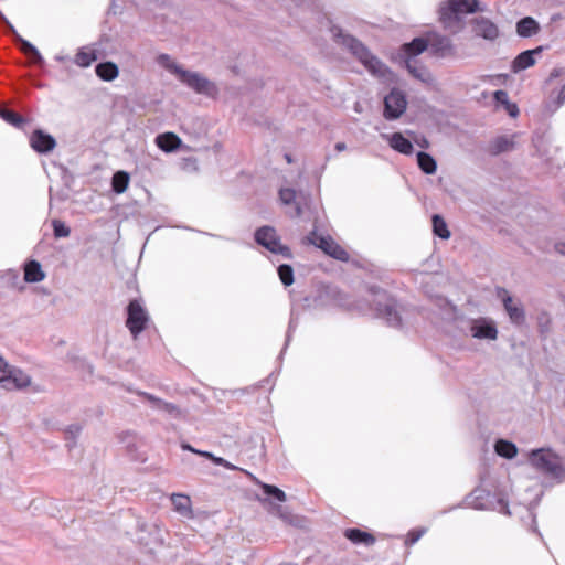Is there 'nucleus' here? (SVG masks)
<instances>
[{
  "mask_svg": "<svg viewBox=\"0 0 565 565\" xmlns=\"http://www.w3.org/2000/svg\"><path fill=\"white\" fill-rule=\"evenodd\" d=\"M335 38L340 44L347 47L363 64L371 75L384 83L394 82L393 72L372 54L363 43L352 35L343 33L341 30L335 33Z\"/></svg>",
  "mask_w": 565,
  "mask_h": 565,
  "instance_id": "obj_1",
  "label": "nucleus"
},
{
  "mask_svg": "<svg viewBox=\"0 0 565 565\" xmlns=\"http://www.w3.org/2000/svg\"><path fill=\"white\" fill-rule=\"evenodd\" d=\"M484 11L478 0H448L439 8V20L443 26L456 34L465 28V15Z\"/></svg>",
  "mask_w": 565,
  "mask_h": 565,
  "instance_id": "obj_2",
  "label": "nucleus"
},
{
  "mask_svg": "<svg viewBox=\"0 0 565 565\" xmlns=\"http://www.w3.org/2000/svg\"><path fill=\"white\" fill-rule=\"evenodd\" d=\"M529 460L533 468L551 478L559 479L565 473L561 458L548 449L532 450Z\"/></svg>",
  "mask_w": 565,
  "mask_h": 565,
  "instance_id": "obj_3",
  "label": "nucleus"
},
{
  "mask_svg": "<svg viewBox=\"0 0 565 565\" xmlns=\"http://www.w3.org/2000/svg\"><path fill=\"white\" fill-rule=\"evenodd\" d=\"M466 504L475 510H497L508 515L511 514L504 498L491 494L483 488L475 489L467 498Z\"/></svg>",
  "mask_w": 565,
  "mask_h": 565,
  "instance_id": "obj_4",
  "label": "nucleus"
},
{
  "mask_svg": "<svg viewBox=\"0 0 565 565\" xmlns=\"http://www.w3.org/2000/svg\"><path fill=\"white\" fill-rule=\"evenodd\" d=\"M375 311L376 316L393 328L402 326V315L399 306L396 301L390 298L386 292L377 291L374 294Z\"/></svg>",
  "mask_w": 565,
  "mask_h": 565,
  "instance_id": "obj_5",
  "label": "nucleus"
},
{
  "mask_svg": "<svg viewBox=\"0 0 565 565\" xmlns=\"http://www.w3.org/2000/svg\"><path fill=\"white\" fill-rule=\"evenodd\" d=\"M31 383V377L22 370L10 366L0 355V386L6 390H20Z\"/></svg>",
  "mask_w": 565,
  "mask_h": 565,
  "instance_id": "obj_6",
  "label": "nucleus"
},
{
  "mask_svg": "<svg viewBox=\"0 0 565 565\" xmlns=\"http://www.w3.org/2000/svg\"><path fill=\"white\" fill-rule=\"evenodd\" d=\"M255 241L273 254L281 255L285 258H291V252L288 246L282 245L277 232L271 226H263L255 233Z\"/></svg>",
  "mask_w": 565,
  "mask_h": 565,
  "instance_id": "obj_7",
  "label": "nucleus"
},
{
  "mask_svg": "<svg viewBox=\"0 0 565 565\" xmlns=\"http://www.w3.org/2000/svg\"><path fill=\"white\" fill-rule=\"evenodd\" d=\"M179 79L198 94L213 97L218 93L216 85L198 72L184 70Z\"/></svg>",
  "mask_w": 565,
  "mask_h": 565,
  "instance_id": "obj_8",
  "label": "nucleus"
},
{
  "mask_svg": "<svg viewBox=\"0 0 565 565\" xmlns=\"http://www.w3.org/2000/svg\"><path fill=\"white\" fill-rule=\"evenodd\" d=\"M127 321L126 326L129 329L132 337L136 339L146 328L149 321L147 310L142 307L140 301L132 300L127 308Z\"/></svg>",
  "mask_w": 565,
  "mask_h": 565,
  "instance_id": "obj_9",
  "label": "nucleus"
},
{
  "mask_svg": "<svg viewBox=\"0 0 565 565\" xmlns=\"http://www.w3.org/2000/svg\"><path fill=\"white\" fill-rule=\"evenodd\" d=\"M310 244L322 249L327 255L342 262L349 260V254L331 236L318 235L315 231L307 237Z\"/></svg>",
  "mask_w": 565,
  "mask_h": 565,
  "instance_id": "obj_10",
  "label": "nucleus"
},
{
  "mask_svg": "<svg viewBox=\"0 0 565 565\" xmlns=\"http://www.w3.org/2000/svg\"><path fill=\"white\" fill-rule=\"evenodd\" d=\"M407 99L406 95L394 88L391 90L388 95L384 98V117L388 120H394L399 118L406 110Z\"/></svg>",
  "mask_w": 565,
  "mask_h": 565,
  "instance_id": "obj_11",
  "label": "nucleus"
},
{
  "mask_svg": "<svg viewBox=\"0 0 565 565\" xmlns=\"http://www.w3.org/2000/svg\"><path fill=\"white\" fill-rule=\"evenodd\" d=\"M498 297L502 300L510 321L516 326L523 324L525 322V311L521 301L513 299L505 289H499Z\"/></svg>",
  "mask_w": 565,
  "mask_h": 565,
  "instance_id": "obj_12",
  "label": "nucleus"
},
{
  "mask_svg": "<svg viewBox=\"0 0 565 565\" xmlns=\"http://www.w3.org/2000/svg\"><path fill=\"white\" fill-rule=\"evenodd\" d=\"M469 330L473 338L480 340H497L499 333L494 321L489 318L471 320Z\"/></svg>",
  "mask_w": 565,
  "mask_h": 565,
  "instance_id": "obj_13",
  "label": "nucleus"
},
{
  "mask_svg": "<svg viewBox=\"0 0 565 565\" xmlns=\"http://www.w3.org/2000/svg\"><path fill=\"white\" fill-rule=\"evenodd\" d=\"M471 24L472 32L478 38H482L487 41L492 42L495 41L500 35L498 25L486 17L475 18L471 21Z\"/></svg>",
  "mask_w": 565,
  "mask_h": 565,
  "instance_id": "obj_14",
  "label": "nucleus"
},
{
  "mask_svg": "<svg viewBox=\"0 0 565 565\" xmlns=\"http://www.w3.org/2000/svg\"><path fill=\"white\" fill-rule=\"evenodd\" d=\"M428 47L430 52L438 57H449L456 53L452 41L441 34H433L428 39Z\"/></svg>",
  "mask_w": 565,
  "mask_h": 565,
  "instance_id": "obj_15",
  "label": "nucleus"
},
{
  "mask_svg": "<svg viewBox=\"0 0 565 565\" xmlns=\"http://www.w3.org/2000/svg\"><path fill=\"white\" fill-rule=\"evenodd\" d=\"M519 134L498 136L489 142L488 151L492 156L509 152L515 148Z\"/></svg>",
  "mask_w": 565,
  "mask_h": 565,
  "instance_id": "obj_16",
  "label": "nucleus"
},
{
  "mask_svg": "<svg viewBox=\"0 0 565 565\" xmlns=\"http://www.w3.org/2000/svg\"><path fill=\"white\" fill-rule=\"evenodd\" d=\"M0 19L7 24L9 30L14 34L17 41L20 42L21 51L24 54L30 55L33 58L34 63L43 64L44 60H43L41 53L39 52V50L32 43L24 40L23 38H21V35L18 34L14 26L9 22V20L6 18V15L1 11H0Z\"/></svg>",
  "mask_w": 565,
  "mask_h": 565,
  "instance_id": "obj_17",
  "label": "nucleus"
},
{
  "mask_svg": "<svg viewBox=\"0 0 565 565\" xmlns=\"http://www.w3.org/2000/svg\"><path fill=\"white\" fill-rule=\"evenodd\" d=\"M542 53V47H536L534 50H527L520 53L511 64L512 73H520L529 67L533 66L536 63V55Z\"/></svg>",
  "mask_w": 565,
  "mask_h": 565,
  "instance_id": "obj_18",
  "label": "nucleus"
},
{
  "mask_svg": "<svg viewBox=\"0 0 565 565\" xmlns=\"http://www.w3.org/2000/svg\"><path fill=\"white\" fill-rule=\"evenodd\" d=\"M171 502L173 510L184 519L191 520L194 518L191 498L183 493H172Z\"/></svg>",
  "mask_w": 565,
  "mask_h": 565,
  "instance_id": "obj_19",
  "label": "nucleus"
},
{
  "mask_svg": "<svg viewBox=\"0 0 565 565\" xmlns=\"http://www.w3.org/2000/svg\"><path fill=\"white\" fill-rule=\"evenodd\" d=\"M31 147L40 153H46L54 149L56 142L55 139L41 130L33 132L30 139Z\"/></svg>",
  "mask_w": 565,
  "mask_h": 565,
  "instance_id": "obj_20",
  "label": "nucleus"
},
{
  "mask_svg": "<svg viewBox=\"0 0 565 565\" xmlns=\"http://www.w3.org/2000/svg\"><path fill=\"white\" fill-rule=\"evenodd\" d=\"M382 137L388 142L390 147L402 154H412L414 151L413 143L401 132L392 135L383 134Z\"/></svg>",
  "mask_w": 565,
  "mask_h": 565,
  "instance_id": "obj_21",
  "label": "nucleus"
},
{
  "mask_svg": "<svg viewBox=\"0 0 565 565\" xmlns=\"http://www.w3.org/2000/svg\"><path fill=\"white\" fill-rule=\"evenodd\" d=\"M404 64L413 77L425 84H434L435 78L425 66L417 64V62L412 58H405Z\"/></svg>",
  "mask_w": 565,
  "mask_h": 565,
  "instance_id": "obj_22",
  "label": "nucleus"
},
{
  "mask_svg": "<svg viewBox=\"0 0 565 565\" xmlns=\"http://www.w3.org/2000/svg\"><path fill=\"white\" fill-rule=\"evenodd\" d=\"M99 57L98 50L95 44L82 46L74 58V62L79 67H88L93 62Z\"/></svg>",
  "mask_w": 565,
  "mask_h": 565,
  "instance_id": "obj_23",
  "label": "nucleus"
},
{
  "mask_svg": "<svg viewBox=\"0 0 565 565\" xmlns=\"http://www.w3.org/2000/svg\"><path fill=\"white\" fill-rule=\"evenodd\" d=\"M428 47V40L423 38H416L409 43H405L402 46V55L403 58H412L414 60L417 55L423 53Z\"/></svg>",
  "mask_w": 565,
  "mask_h": 565,
  "instance_id": "obj_24",
  "label": "nucleus"
},
{
  "mask_svg": "<svg viewBox=\"0 0 565 565\" xmlns=\"http://www.w3.org/2000/svg\"><path fill=\"white\" fill-rule=\"evenodd\" d=\"M344 536L353 544H361L364 546H371L375 543V537L369 533L359 529H348L344 531Z\"/></svg>",
  "mask_w": 565,
  "mask_h": 565,
  "instance_id": "obj_25",
  "label": "nucleus"
},
{
  "mask_svg": "<svg viewBox=\"0 0 565 565\" xmlns=\"http://www.w3.org/2000/svg\"><path fill=\"white\" fill-rule=\"evenodd\" d=\"M156 143L161 150L171 152L180 147L181 139L173 132H166L157 136Z\"/></svg>",
  "mask_w": 565,
  "mask_h": 565,
  "instance_id": "obj_26",
  "label": "nucleus"
},
{
  "mask_svg": "<svg viewBox=\"0 0 565 565\" xmlns=\"http://www.w3.org/2000/svg\"><path fill=\"white\" fill-rule=\"evenodd\" d=\"M45 278L41 264L36 260H30L24 266V280L26 282H40Z\"/></svg>",
  "mask_w": 565,
  "mask_h": 565,
  "instance_id": "obj_27",
  "label": "nucleus"
},
{
  "mask_svg": "<svg viewBox=\"0 0 565 565\" xmlns=\"http://www.w3.org/2000/svg\"><path fill=\"white\" fill-rule=\"evenodd\" d=\"M565 103V82L558 87L553 89L546 102V109L551 113L559 109Z\"/></svg>",
  "mask_w": 565,
  "mask_h": 565,
  "instance_id": "obj_28",
  "label": "nucleus"
},
{
  "mask_svg": "<svg viewBox=\"0 0 565 565\" xmlns=\"http://www.w3.org/2000/svg\"><path fill=\"white\" fill-rule=\"evenodd\" d=\"M539 31V23L531 17L523 18L516 23V33L522 38H530Z\"/></svg>",
  "mask_w": 565,
  "mask_h": 565,
  "instance_id": "obj_29",
  "label": "nucleus"
},
{
  "mask_svg": "<svg viewBox=\"0 0 565 565\" xmlns=\"http://www.w3.org/2000/svg\"><path fill=\"white\" fill-rule=\"evenodd\" d=\"M96 75L103 81H114L119 75L118 66L113 62L99 63L95 68Z\"/></svg>",
  "mask_w": 565,
  "mask_h": 565,
  "instance_id": "obj_30",
  "label": "nucleus"
},
{
  "mask_svg": "<svg viewBox=\"0 0 565 565\" xmlns=\"http://www.w3.org/2000/svg\"><path fill=\"white\" fill-rule=\"evenodd\" d=\"M495 452L503 458L512 459L518 455V447L512 441L505 439L497 440L494 445Z\"/></svg>",
  "mask_w": 565,
  "mask_h": 565,
  "instance_id": "obj_31",
  "label": "nucleus"
},
{
  "mask_svg": "<svg viewBox=\"0 0 565 565\" xmlns=\"http://www.w3.org/2000/svg\"><path fill=\"white\" fill-rule=\"evenodd\" d=\"M157 63L171 74L175 75L178 78H180L181 73L184 71V68L179 65L169 54L163 53L158 55Z\"/></svg>",
  "mask_w": 565,
  "mask_h": 565,
  "instance_id": "obj_32",
  "label": "nucleus"
},
{
  "mask_svg": "<svg viewBox=\"0 0 565 565\" xmlns=\"http://www.w3.org/2000/svg\"><path fill=\"white\" fill-rule=\"evenodd\" d=\"M493 96L495 102L501 104L511 117L514 118L519 115V108L516 104L510 102L509 95L505 90H497L494 92Z\"/></svg>",
  "mask_w": 565,
  "mask_h": 565,
  "instance_id": "obj_33",
  "label": "nucleus"
},
{
  "mask_svg": "<svg viewBox=\"0 0 565 565\" xmlns=\"http://www.w3.org/2000/svg\"><path fill=\"white\" fill-rule=\"evenodd\" d=\"M417 163L420 170L426 174H434L437 170L436 160L427 152L417 153Z\"/></svg>",
  "mask_w": 565,
  "mask_h": 565,
  "instance_id": "obj_34",
  "label": "nucleus"
},
{
  "mask_svg": "<svg viewBox=\"0 0 565 565\" xmlns=\"http://www.w3.org/2000/svg\"><path fill=\"white\" fill-rule=\"evenodd\" d=\"M279 199L285 205L295 204V213L294 216H300L301 215V207L299 203L297 202V193L294 189L286 188L281 189L279 191Z\"/></svg>",
  "mask_w": 565,
  "mask_h": 565,
  "instance_id": "obj_35",
  "label": "nucleus"
},
{
  "mask_svg": "<svg viewBox=\"0 0 565 565\" xmlns=\"http://www.w3.org/2000/svg\"><path fill=\"white\" fill-rule=\"evenodd\" d=\"M433 232L443 239H448L450 237V231L448 230L446 222L437 214L433 216Z\"/></svg>",
  "mask_w": 565,
  "mask_h": 565,
  "instance_id": "obj_36",
  "label": "nucleus"
},
{
  "mask_svg": "<svg viewBox=\"0 0 565 565\" xmlns=\"http://www.w3.org/2000/svg\"><path fill=\"white\" fill-rule=\"evenodd\" d=\"M129 183V175L125 171H118L113 175V190L116 193H122L126 191Z\"/></svg>",
  "mask_w": 565,
  "mask_h": 565,
  "instance_id": "obj_37",
  "label": "nucleus"
},
{
  "mask_svg": "<svg viewBox=\"0 0 565 565\" xmlns=\"http://www.w3.org/2000/svg\"><path fill=\"white\" fill-rule=\"evenodd\" d=\"M0 117L8 124L18 128L21 127L23 124V118L17 113L9 109H0Z\"/></svg>",
  "mask_w": 565,
  "mask_h": 565,
  "instance_id": "obj_38",
  "label": "nucleus"
},
{
  "mask_svg": "<svg viewBox=\"0 0 565 565\" xmlns=\"http://www.w3.org/2000/svg\"><path fill=\"white\" fill-rule=\"evenodd\" d=\"M278 275L281 282L285 286H290L294 284V269L289 265H280L278 267Z\"/></svg>",
  "mask_w": 565,
  "mask_h": 565,
  "instance_id": "obj_39",
  "label": "nucleus"
},
{
  "mask_svg": "<svg viewBox=\"0 0 565 565\" xmlns=\"http://www.w3.org/2000/svg\"><path fill=\"white\" fill-rule=\"evenodd\" d=\"M262 489H263L264 493H266L267 495L274 497L277 501H279V502L286 501V493L282 490H280L279 488L271 486V484L263 483Z\"/></svg>",
  "mask_w": 565,
  "mask_h": 565,
  "instance_id": "obj_40",
  "label": "nucleus"
},
{
  "mask_svg": "<svg viewBox=\"0 0 565 565\" xmlns=\"http://www.w3.org/2000/svg\"><path fill=\"white\" fill-rule=\"evenodd\" d=\"M52 226H53V232H54V236L57 237V238H61V237H67L70 236V228L65 225L64 222L60 221V220H54L52 222Z\"/></svg>",
  "mask_w": 565,
  "mask_h": 565,
  "instance_id": "obj_41",
  "label": "nucleus"
},
{
  "mask_svg": "<svg viewBox=\"0 0 565 565\" xmlns=\"http://www.w3.org/2000/svg\"><path fill=\"white\" fill-rule=\"evenodd\" d=\"M537 324H539V330H540L541 334H547L550 332V329H551V317H550V315L546 313V312H542L537 317Z\"/></svg>",
  "mask_w": 565,
  "mask_h": 565,
  "instance_id": "obj_42",
  "label": "nucleus"
},
{
  "mask_svg": "<svg viewBox=\"0 0 565 565\" xmlns=\"http://www.w3.org/2000/svg\"><path fill=\"white\" fill-rule=\"evenodd\" d=\"M426 532H427L426 527H419V529H414V530L409 531L407 534V537L405 540V544L413 545V544L417 543Z\"/></svg>",
  "mask_w": 565,
  "mask_h": 565,
  "instance_id": "obj_43",
  "label": "nucleus"
},
{
  "mask_svg": "<svg viewBox=\"0 0 565 565\" xmlns=\"http://www.w3.org/2000/svg\"><path fill=\"white\" fill-rule=\"evenodd\" d=\"M142 396L145 397L146 401H148L150 403V406L153 409H157L159 412H163L164 405L168 404V402H164V401H162L151 394H148V393H142Z\"/></svg>",
  "mask_w": 565,
  "mask_h": 565,
  "instance_id": "obj_44",
  "label": "nucleus"
},
{
  "mask_svg": "<svg viewBox=\"0 0 565 565\" xmlns=\"http://www.w3.org/2000/svg\"><path fill=\"white\" fill-rule=\"evenodd\" d=\"M162 413H164L173 418H179L182 416L180 408L172 403H168L167 405H164Z\"/></svg>",
  "mask_w": 565,
  "mask_h": 565,
  "instance_id": "obj_45",
  "label": "nucleus"
},
{
  "mask_svg": "<svg viewBox=\"0 0 565 565\" xmlns=\"http://www.w3.org/2000/svg\"><path fill=\"white\" fill-rule=\"evenodd\" d=\"M273 513L276 514L278 518H280L285 522H291V515L287 510L282 507H274Z\"/></svg>",
  "mask_w": 565,
  "mask_h": 565,
  "instance_id": "obj_46",
  "label": "nucleus"
},
{
  "mask_svg": "<svg viewBox=\"0 0 565 565\" xmlns=\"http://www.w3.org/2000/svg\"><path fill=\"white\" fill-rule=\"evenodd\" d=\"M213 462L215 465L223 466L224 468L230 469V470L237 469L234 465H232L231 462H228L227 460H225L224 458H221V457L215 456V458H213Z\"/></svg>",
  "mask_w": 565,
  "mask_h": 565,
  "instance_id": "obj_47",
  "label": "nucleus"
},
{
  "mask_svg": "<svg viewBox=\"0 0 565 565\" xmlns=\"http://www.w3.org/2000/svg\"><path fill=\"white\" fill-rule=\"evenodd\" d=\"M81 431H82V427L79 425H71L66 429V434L73 439H75L79 435Z\"/></svg>",
  "mask_w": 565,
  "mask_h": 565,
  "instance_id": "obj_48",
  "label": "nucleus"
},
{
  "mask_svg": "<svg viewBox=\"0 0 565 565\" xmlns=\"http://www.w3.org/2000/svg\"><path fill=\"white\" fill-rule=\"evenodd\" d=\"M562 73H563V70H562V68H554V70L551 72V74H550V76H548L547 82H548V83H552L556 77H559V76L562 75Z\"/></svg>",
  "mask_w": 565,
  "mask_h": 565,
  "instance_id": "obj_49",
  "label": "nucleus"
},
{
  "mask_svg": "<svg viewBox=\"0 0 565 565\" xmlns=\"http://www.w3.org/2000/svg\"><path fill=\"white\" fill-rule=\"evenodd\" d=\"M198 455H201L210 460L213 461V458H215V456L212 454V452H209V451H201V450H198L196 451Z\"/></svg>",
  "mask_w": 565,
  "mask_h": 565,
  "instance_id": "obj_50",
  "label": "nucleus"
},
{
  "mask_svg": "<svg viewBox=\"0 0 565 565\" xmlns=\"http://www.w3.org/2000/svg\"><path fill=\"white\" fill-rule=\"evenodd\" d=\"M556 250L562 254V255H565V243H558L556 244Z\"/></svg>",
  "mask_w": 565,
  "mask_h": 565,
  "instance_id": "obj_51",
  "label": "nucleus"
},
{
  "mask_svg": "<svg viewBox=\"0 0 565 565\" xmlns=\"http://www.w3.org/2000/svg\"><path fill=\"white\" fill-rule=\"evenodd\" d=\"M345 149H347V146H345V143H344V142H338V143L335 145V150H337V151H339V152H340V151H344Z\"/></svg>",
  "mask_w": 565,
  "mask_h": 565,
  "instance_id": "obj_52",
  "label": "nucleus"
},
{
  "mask_svg": "<svg viewBox=\"0 0 565 565\" xmlns=\"http://www.w3.org/2000/svg\"><path fill=\"white\" fill-rule=\"evenodd\" d=\"M7 275L15 280L19 278V273L17 270H9Z\"/></svg>",
  "mask_w": 565,
  "mask_h": 565,
  "instance_id": "obj_53",
  "label": "nucleus"
},
{
  "mask_svg": "<svg viewBox=\"0 0 565 565\" xmlns=\"http://www.w3.org/2000/svg\"><path fill=\"white\" fill-rule=\"evenodd\" d=\"M182 448L184 450H190V451L195 452V454L198 451L196 449L192 448L190 445H186V444L182 445Z\"/></svg>",
  "mask_w": 565,
  "mask_h": 565,
  "instance_id": "obj_54",
  "label": "nucleus"
},
{
  "mask_svg": "<svg viewBox=\"0 0 565 565\" xmlns=\"http://www.w3.org/2000/svg\"><path fill=\"white\" fill-rule=\"evenodd\" d=\"M55 60L58 61V62H65L67 60V56H64V55H56L55 56Z\"/></svg>",
  "mask_w": 565,
  "mask_h": 565,
  "instance_id": "obj_55",
  "label": "nucleus"
},
{
  "mask_svg": "<svg viewBox=\"0 0 565 565\" xmlns=\"http://www.w3.org/2000/svg\"><path fill=\"white\" fill-rule=\"evenodd\" d=\"M420 147L423 148H427L428 147V141L426 139L423 140V142L419 143Z\"/></svg>",
  "mask_w": 565,
  "mask_h": 565,
  "instance_id": "obj_56",
  "label": "nucleus"
},
{
  "mask_svg": "<svg viewBox=\"0 0 565 565\" xmlns=\"http://www.w3.org/2000/svg\"><path fill=\"white\" fill-rule=\"evenodd\" d=\"M527 513H529V516L532 519V522L534 523V514L532 513V511L527 510Z\"/></svg>",
  "mask_w": 565,
  "mask_h": 565,
  "instance_id": "obj_57",
  "label": "nucleus"
},
{
  "mask_svg": "<svg viewBox=\"0 0 565 565\" xmlns=\"http://www.w3.org/2000/svg\"><path fill=\"white\" fill-rule=\"evenodd\" d=\"M285 158H286V160H287L289 163L291 162V158H290V156H289V154H286V156H285Z\"/></svg>",
  "mask_w": 565,
  "mask_h": 565,
  "instance_id": "obj_58",
  "label": "nucleus"
}]
</instances>
